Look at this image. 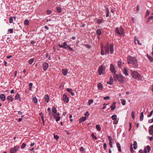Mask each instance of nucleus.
<instances>
[{"label":"nucleus","mask_w":153,"mask_h":153,"mask_svg":"<svg viewBox=\"0 0 153 153\" xmlns=\"http://www.w3.org/2000/svg\"><path fill=\"white\" fill-rule=\"evenodd\" d=\"M113 77L115 80H118L120 83L123 84L126 82V78L121 74H114Z\"/></svg>","instance_id":"f257e3e1"},{"label":"nucleus","mask_w":153,"mask_h":153,"mask_svg":"<svg viewBox=\"0 0 153 153\" xmlns=\"http://www.w3.org/2000/svg\"><path fill=\"white\" fill-rule=\"evenodd\" d=\"M127 60L128 64H131L135 68L138 66L137 60L135 57L129 56L127 58Z\"/></svg>","instance_id":"f03ea898"},{"label":"nucleus","mask_w":153,"mask_h":153,"mask_svg":"<svg viewBox=\"0 0 153 153\" xmlns=\"http://www.w3.org/2000/svg\"><path fill=\"white\" fill-rule=\"evenodd\" d=\"M105 55L109 54V51L111 54L114 53V46L113 44H110L109 45H107V47H105Z\"/></svg>","instance_id":"7ed1b4c3"},{"label":"nucleus","mask_w":153,"mask_h":153,"mask_svg":"<svg viewBox=\"0 0 153 153\" xmlns=\"http://www.w3.org/2000/svg\"><path fill=\"white\" fill-rule=\"evenodd\" d=\"M115 33L117 35H119L120 36H124L125 35L124 29L121 27L119 28L117 27L115 28Z\"/></svg>","instance_id":"20e7f679"},{"label":"nucleus","mask_w":153,"mask_h":153,"mask_svg":"<svg viewBox=\"0 0 153 153\" xmlns=\"http://www.w3.org/2000/svg\"><path fill=\"white\" fill-rule=\"evenodd\" d=\"M131 72L132 76L133 78L136 79H141L142 77L136 71H133L132 70H131Z\"/></svg>","instance_id":"39448f33"},{"label":"nucleus","mask_w":153,"mask_h":153,"mask_svg":"<svg viewBox=\"0 0 153 153\" xmlns=\"http://www.w3.org/2000/svg\"><path fill=\"white\" fill-rule=\"evenodd\" d=\"M60 48H62L64 49L67 48V42H65L62 43L61 44L59 43L58 45Z\"/></svg>","instance_id":"423d86ee"},{"label":"nucleus","mask_w":153,"mask_h":153,"mask_svg":"<svg viewBox=\"0 0 153 153\" xmlns=\"http://www.w3.org/2000/svg\"><path fill=\"white\" fill-rule=\"evenodd\" d=\"M19 146H16L13 148H11L10 150L11 153H16L18 151Z\"/></svg>","instance_id":"0eeeda50"},{"label":"nucleus","mask_w":153,"mask_h":153,"mask_svg":"<svg viewBox=\"0 0 153 153\" xmlns=\"http://www.w3.org/2000/svg\"><path fill=\"white\" fill-rule=\"evenodd\" d=\"M105 70L104 67L103 65L100 66L98 69V74L101 75L103 73V71Z\"/></svg>","instance_id":"6e6552de"},{"label":"nucleus","mask_w":153,"mask_h":153,"mask_svg":"<svg viewBox=\"0 0 153 153\" xmlns=\"http://www.w3.org/2000/svg\"><path fill=\"white\" fill-rule=\"evenodd\" d=\"M63 100L66 103H68L69 101V99L67 96L65 94H63Z\"/></svg>","instance_id":"1a4fd4ad"},{"label":"nucleus","mask_w":153,"mask_h":153,"mask_svg":"<svg viewBox=\"0 0 153 153\" xmlns=\"http://www.w3.org/2000/svg\"><path fill=\"white\" fill-rule=\"evenodd\" d=\"M49 67V64L47 62H44L42 64L43 70L46 71Z\"/></svg>","instance_id":"9d476101"},{"label":"nucleus","mask_w":153,"mask_h":153,"mask_svg":"<svg viewBox=\"0 0 153 153\" xmlns=\"http://www.w3.org/2000/svg\"><path fill=\"white\" fill-rule=\"evenodd\" d=\"M123 72V74L126 76H128L129 75V73L128 71V69L127 68H124Z\"/></svg>","instance_id":"9b49d317"},{"label":"nucleus","mask_w":153,"mask_h":153,"mask_svg":"<svg viewBox=\"0 0 153 153\" xmlns=\"http://www.w3.org/2000/svg\"><path fill=\"white\" fill-rule=\"evenodd\" d=\"M110 69L111 71L114 74H116L115 73L116 71L114 67L112 64H111L110 65Z\"/></svg>","instance_id":"f8f14e48"},{"label":"nucleus","mask_w":153,"mask_h":153,"mask_svg":"<svg viewBox=\"0 0 153 153\" xmlns=\"http://www.w3.org/2000/svg\"><path fill=\"white\" fill-rule=\"evenodd\" d=\"M7 101H8V103L10 102H12L13 100V99L12 95L8 96L7 98Z\"/></svg>","instance_id":"ddd939ff"},{"label":"nucleus","mask_w":153,"mask_h":153,"mask_svg":"<svg viewBox=\"0 0 153 153\" xmlns=\"http://www.w3.org/2000/svg\"><path fill=\"white\" fill-rule=\"evenodd\" d=\"M87 119L86 117H81L79 119V123H82L85 121Z\"/></svg>","instance_id":"4468645a"},{"label":"nucleus","mask_w":153,"mask_h":153,"mask_svg":"<svg viewBox=\"0 0 153 153\" xmlns=\"http://www.w3.org/2000/svg\"><path fill=\"white\" fill-rule=\"evenodd\" d=\"M44 99L46 102H48L50 100V97L48 94L45 95L44 97Z\"/></svg>","instance_id":"2eb2a0df"},{"label":"nucleus","mask_w":153,"mask_h":153,"mask_svg":"<svg viewBox=\"0 0 153 153\" xmlns=\"http://www.w3.org/2000/svg\"><path fill=\"white\" fill-rule=\"evenodd\" d=\"M15 99L16 100H19L20 101H21V99L20 96V94L18 93H17L15 96Z\"/></svg>","instance_id":"dca6fc26"},{"label":"nucleus","mask_w":153,"mask_h":153,"mask_svg":"<svg viewBox=\"0 0 153 153\" xmlns=\"http://www.w3.org/2000/svg\"><path fill=\"white\" fill-rule=\"evenodd\" d=\"M67 91L70 93L72 96H74L75 95L74 93L73 92V90L72 89L67 88Z\"/></svg>","instance_id":"f3484780"},{"label":"nucleus","mask_w":153,"mask_h":153,"mask_svg":"<svg viewBox=\"0 0 153 153\" xmlns=\"http://www.w3.org/2000/svg\"><path fill=\"white\" fill-rule=\"evenodd\" d=\"M116 102H113L112 104L110 106V107L112 111H113L116 108L115 104Z\"/></svg>","instance_id":"a211bd4d"},{"label":"nucleus","mask_w":153,"mask_h":153,"mask_svg":"<svg viewBox=\"0 0 153 153\" xmlns=\"http://www.w3.org/2000/svg\"><path fill=\"white\" fill-rule=\"evenodd\" d=\"M68 72V71L67 69H62V73L65 76L67 75Z\"/></svg>","instance_id":"6ab92c4d"},{"label":"nucleus","mask_w":153,"mask_h":153,"mask_svg":"<svg viewBox=\"0 0 153 153\" xmlns=\"http://www.w3.org/2000/svg\"><path fill=\"white\" fill-rule=\"evenodd\" d=\"M0 98L2 101H4L5 100V97L3 94H1L0 95Z\"/></svg>","instance_id":"aec40b11"},{"label":"nucleus","mask_w":153,"mask_h":153,"mask_svg":"<svg viewBox=\"0 0 153 153\" xmlns=\"http://www.w3.org/2000/svg\"><path fill=\"white\" fill-rule=\"evenodd\" d=\"M147 56L148 59L151 62H153V58L150 55H149L148 54H147Z\"/></svg>","instance_id":"412c9836"},{"label":"nucleus","mask_w":153,"mask_h":153,"mask_svg":"<svg viewBox=\"0 0 153 153\" xmlns=\"http://www.w3.org/2000/svg\"><path fill=\"white\" fill-rule=\"evenodd\" d=\"M97 87L99 90H101L103 88L102 84L101 83H99L97 85Z\"/></svg>","instance_id":"4be33fe9"},{"label":"nucleus","mask_w":153,"mask_h":153,"mask_svg":"<svg viewBox=\"0 0 153 153\" xmlns=\"http://www.w3.org/2000/svg\"><path fill=\"white\" fill-rule=\"evenodd\" d=\"M144 117L143 112H141V114L140 117V121H142L143 120Z\"/></svg>","instance_id":"5701e85b"},{"label":"nucleus","mask_w":153,"mask_h":153,"mask_svg":"<svg viewBox=\"0 0 153 153\" xmlns=\"http://www.w3.org/2000/svg\"><path fill=\"white\" fill-rule=\"evenodd\" d=\"M116 145H117V147L118 148V151L119 152H121V146H120V143H117L116 144Z\"/></svg>","instance_id":"b1692460"},{"label":"nucleus","mask_w":153,"mask_h":153,"mask_svg":"<svg viewBox=\"0 0 153 153\" xmlns=\"http://www.w3.org/2000/svg\"><path fill=\"white\" fill-rule=\"evenodd\" d=\"M96 33L98 35H100L101 33V30L100 29H97V30H96Z\"/></svg>","instance_id":"393cba45"},{"label":"nucleus","mask_w":153,"mask_h":153,"mask_svg":"<svg viewBox=\"0 0 153 153\" xmlns=\"http://www.w3.org/2000/svg\"><path fill=\"white\" fill-rule=\"evenodd\" d=\"M52 111L53 114H56L57 113V110L55 107H54L52 108Z\"/></svg>","instance_id":"a878e982"},{"label":"nucleus","mask_w":153,"mask_h":153,"mask_svg":"<svg viewBox=\"0 0 153 153\" xmlns=\"http://www.w3.org/2000/svg\"><path fill=\"white\" fill-rule=\"evenodd\" d=\"M33 101L34 103L36 104L38 102L37 99L36 97H35L33 98Z\"/></svg>","instance_id":"bb28decb"},{"label":"nucleus","mask_w":153,"mask_h":153,"mask_svg":"<svg viewBox=\"0 0 153 153\" xmlns=\"http://www.w3.org/2000/svg\"><path fill=\"white\" fill-rule=\"evenodd\" d=\"M111 118L113 120L115 121L117 120V116L116 115H113L111 116Z\"/></svg>","instance_id":"cd10ccee"},{"label":"nucleus","mask_w":153,"mask_h":153,"mask_svg":"<svg viewBox=\"0 0 153 153\" xmlns=\"http://www.w3.org/2000/svg\"><path fill=\"white\" fill-rule=\"evenodd\" d=\"M137 142L136 141H135L134 142V144H133V145H134V147H133V148L134 149H137Z\"/></svg>","instance_id":"c85d7f7f"},{"label":"nucleus","mask_w":153,"mask_h":153,"mask_svg":"<svg viewBox=\"0 0 153 153\" xmlns=\"http://www.w3.org/2000/svg\"><path fill=\"white\" fill-rule=\"evenodd\" d=\"M96 128L98 131H100L101 128L99 125H97L96 126Z\"/></svg>","instance_id":"c756f323"},{"label":"nucleus","mask_w":153,"mask_h":153,"mask_svg":"<svg viewBox=\"0 0 153 153\" xmlns=\"http://www.w3.org/2000/svg\"><path fill=\"white\" fill-rule=\"evenodd\" d=\"M34 60V58H31V59H30L29 62V64L30 65H31V64H32L33 63V62Z\"/></svg>","instance_id":"7c9ffc66"},{"label":"nucleus","mask_w":153,"mask_h":153,"mask_svg":"<svg viewBox=\"0 0 153 153\" xmlns=\"http://www.w3.org/2000/svg\"><path fill=\"white\" fill-rule=\"evenodd\" d=\"M122 105H126V101L124 99H122L120 100Z\"/></svg>","instance_id":"2f4dec72"},{"label":"nucleus","mask_w":153,"mask_h":153,"mask_svg":"<svg viewBox=\"0 0 153 153\" xmlns=\"http://www.w3.org/2000/svg\"><path fill=\"white\" fill-rule=\"evenodd\" d=\"M101 54L102 56L105 54V53L104 51L103 50V46H102L101 47Z\"/></svg>","instance_id":"473e14b6"},{"label":"nucleus","mask_w":153,"mask_h":153,"mask_svg":"<svg viewBox=\"0 0 153 153\" xmlns=\"http://www.w3.org/2000/svg\"><path fill=\"white\" fill-rule=\"evenodd\" d=\"M149 132L151 135H153V129L149 128Z\"/></svg>","instance_id":"72a5a7b5"},{"label":"nucleus","mask_w":153,"mask_h":153,"mask_svg":"<svg viewBox=\"0 0 153 153\" xmlns=\"http://www.w3.org/2000/svg\"><path fill=\"white\" fill-rule=\"evenodd\" d=\"M103 19H97V23L98 24H100L101 23H102L103 22Z\"/></svg>","instance_id":"f704fd0d"},{"label":"nucleus","mask_w":153,"mask_h":153,"mask_svg":"<svg viewBox=\"0 0 153 153\" xmlns=\"http://www.w3.org/2000/svg\"><path fill=\"white\" fill-rule=\"evenodd\" d=\"M67 48H68L70 50L73 52H74V50L72 48H71L69 45H67Z\"/></svg>","instance_id":"c9c22d12"},{"label":"nucleus","mask_w":153,"mask_h":153,"mask_svg":"<svg viewBox=\"0 0 153 153\" xmlns=\"http://www.w3.org/2000/svg\"><path fill=\"white\" fill-rule=\"evenodd\" d=\"M153 16H149V17L148 20L146 22H148L151 20H153Z\"/></svg>","instance_id":"e433bc0d"},{"label":"nucleus","mask_w":153,"mask_h":153,"mask_svg":"<svg viewBox=\"0 0 153 153\" xmlns=\"http://www.w3.org/2000/svg\"><path fill=\"white\" fill-rule=\"evenodd\" d=\"M24 24L26 25H28L29 24V21L27 19H26L24 21Z\"/></svg>","instance_id":"4c0bfd02"},{"label":"nucleus","mask_w":153,"mask_h":153,"mask_svg":"<svg viewBox=\"0 0 153 153\" xmlns=\"http://www.w3.org/2000/svg\"><path fill=\"white\" fill-rule=\"evenodd\" d=\"M91 136L92 137V138L93 139H94L95 140H97V138L96 136H95L94 134V133H92L91 134Z\"/></svg>","instance_id":"58836bf2"},{"label":"nucleus","mask_w":153,"mask_h":153,"mask_svg":"<svg viewBox=\"0 0 153 153\" xmlns=\"http://www.w3.org/2000/svg\"><path fill=\"white\" fill-rule=\"evenodd\" d=\"M122 65L121 61V60H120L118 61L117 62V65L119 67H121Z\"/></svg>","instance_id":"ea45409f"},{"label":"nucleus","mask_w":153,"mask_h":153,"mask_svg":"<svg viewBox=\"0 0 153 153\" xmlns=\"http://www.w3.org/2000/svg\"><path fill=\"white\" fill-rule=\"evenodd\" d=\"M113 82V80H110L109 81H108V82H107V83L108 84L111 85L112 84Z\"/></svg>","instance_id":"a19ab883"},{"label":"nucleus","mask_w":153,"mask_h":153,"mask_svg":"<svg viewBox=\"0 0 153 153\" xmlns=\"http://www.w3.org/2000/svg\"><path fill=\"white\" fill-rule=\"evenodd\" d=\"M93 102V100L92 99L88 100V105H90Z\"/></svg>","instance_id":"79ce46f5"},{"label":"nucleus","mask_w":153,"mask_h":153,"mask_svg":"<svg viewBox=\"0 0 153 153\" xmlns=\"http://www.w3.org/2000/svg\"><path fill=\"white\" fill-rule=\"evenodd\" d=\"M145 149H146L147 151H148V152H149L150 150V147L149 146H147Z\"/></svg>","instance_id":"37998d69"},{"label":"nucleus","mask_w":153,"mask_h":153,"mask_svg":"<svg viewBox=\"0 0 153 153\" xmlns=\"http://www.w3.org/2000/svg\"><path fill=\"white\" fill-rule=\"evenodd\" d=\"M130 151L131 153H133L134 152V151L132 148V144L131 143L130 144Z\"/></svg>","instance_id":"c03bdc74"},{"label":"nucleus","mask_w":153,"mask_h":153,"mask_svg":"<svg viewBox=\"0 0 153 153\" xmlns=\"http://www.w3.org/2000/svg\"><path fill=\"white\" fill-rule=\"evenodd\" d=\"M56 10L59 13H60L62 11V9L60 7H57Z\"/></svg>","instance_id":"a18cd8bd"},{"label":"nucleus","mask_w":153,"mask_h":153,"mask_svg":"<svg viewBox=\"0 0 153 153\" xmlns=\"http://www.w3.org/2000/svg\"><path fill=\"white\" fill-rule=\"evenodd\" d=\"M54 138L56 140H58L59 138V136L57 135H54Z\"/></svg>","instance_id":"49530a36"},{"label":"nucleus","mask_w":153,"mask_h":153,"mask_svg":"<svg viewBox=\"0 0 153 153\" xmlns=\"http://www.w3.org/2000/svg\"><path fill=\"white\" fill-rule=\"evenodd\" d=\"M26 146V144L25 143H23L21 147V148L22 149H24Z\"/></svg>","instance_id":"de8ad7c7"},{"label":"nucleus","mask_w":153,"mask_h":153,"mask_svg":"<svg viewBox=\"0 0 153 153\" xmlns=\"http://www.w3.org/2000/svg\"><path fill=\"white\" fill-rule=\"evenodd\" d=\"M9 22L10 23H12L13 22V18L12 17H10L9 19Z\"/></svg>","instance_id":"09e8293b"},{"label":"nucleus","mask_w":153,"mask_h":153,"mask_svg":"<svg viewBox=\"0 0 153 153\" xmlns=\"http://www.w3.org/2000/svg\"><path fill=\"white\" fill-rule=\"evenodd\" d=\"M85 117H88L89 116V113L88 112V111H87L86 112V113L85 114Z\"/></svg>","instance_id":"8fccbe9b"},{"label":"nucleus","mask_w":153,"mask_h":153,"mask_svg":"<svg viewBox=\"0 0 153 153\" xmlns=\"http://www.w3.org/2000/svg\"><path fill=\"white\" fill-rule=\"evenodd\" d=\"M153 113V110L151 111L150 114L148 115V117H151L152 114Z\"/></svg>","instance_id":"3c124183"},{"label":"nucleus","mask_w":153,"mask_h":153,"mask_svg":"<svg viewBox=\"0 0 153 153\" xmlns=\"http://www.w3.org/2000/svg\"><path fill=\"white\" fill-rule=\"evenodd\" d=\"M108 139L109 140V142H112V138L110 136H108Z\"/></svg>","instance_id":"603ef678"},{"label":"nucleus","mask_w":153,"mask_h":153,"mask_svg":"<svg viewBox=\"0 0 153 153\" xmlns=\"http://www.w3.org/2000/svg\"><path fill=\"white\" fill-rule=\"evenodd\" d=\"M107 147V144L106 143H104L103 144V148L104 150H106Z\"/></svg>","instance_id":"864d4df0"},{"label":"nucleus","mask_w":153,"mask_h":153,"mask_svg":"<svg viewBox=\"0 0 153 153\" xmlns=\"http://www.w3.org/2000/svg\"><path fill=\"white\" fill-rule=\"evenodd\" d=\"M110 99V97L109 96H107L103 97V99L104 100H108Z\"/></svg>","instance_id":"5fc2aeb1"},{"label":"nucleus","mask_w":153,"mask_h":153,"mask_svg":"<svg viewBox=\"0 0 153 153\" xmlns=\"http://www.w3.org/2000/svg\"><path fill=\"white\" fill-rule=\"evenodd\" d=\"M8 31L10 33H13V29H9L8 30Z\"/></svg>","instance_id":"6e6d98bb"},{"label":"nucleus","mask_w":153,"mask_h":153,"mask_svg":"<svg viewBox=\"0 0 153 153\" xmlns=\"http://www.w3.org/2000/svg\"><path fill=\"white\" fill-rule=\"evenodd\" d=\"M55 119H56V122H58L60 120V117H56V118H55Z\"/></svg>","instance_id":"4d7b16f0"},{"label":"nucleus","mask_w":153,"mask_h":153,"mask_svg":"<svg viewBox=\"0 0 153 153\" xmlns=\"http://www.w3.org/2000/svg\"><path fill=\"white\" fill-rule=\"evenodd\" d=\"M84 45L85 47H86L87 48L89 49L90 48H91L90 45H89L86 44H85Z\"/></svg>","instance_id":"13d9d810"},{"label":"nucleus","mask_w":153,"mask_h":153,"mask_svg":"<svg viewBox=\"0 0 153 153\" xmlns=\"http://www.w3.org/2000/svg\"><path fill=\"white\" fill-rule=\"evenodd\" d=\"M132 117L133 119H134V111H132L131 113Z\"/></svg>","instance_id":"bf43d9fd"},{"label":"nucleus","mask_w":153,"mask_h":153,"mask_svg":"<svg viewBox=\"0 0 153 153\" xmlns=\"http://www.w3.org/2000/svg\"><path fill=\"white\" fill-rule=\"evenodd\" d=\"M52 13L51 11V10H48L47 11V13L48 14H51Z\"/></svg>","instance_id":"052dcab7"},{"label":"nucleus","mask_w":153,"mask_h":153,"mask_svg":"<svg viewBox=\"0 0 153 153\" xmlns=\"http://www.w3.org/2000/svg\"><path fill=\"white\" fill-rule=\"evenodd\" d=\"M84 149L82 147V146L80 148V151L83 152L84 151Z\"/></svg>","instance_id":"680f3d73"},{"label":"nucleus","mask_w":153,"mask_h":153,"mask_svg":"<svg viewBox=\"0 0 153 153\" xmlns=\"http://www.w3.org/2000/svg\"><path fill=\"white\" fill-rule=\"evenodd\" d=\"M53 116L54 118L55 119L56 118V117H58V116H57V115H56V114H53Z\"/></svg>","instance_id":"e2e57ef3"},{"label":"nucleus","mask_w":153,"mask_h":153,"mask_svg":"<svg viewBox=\"0 0 153 153\" xmlns=\"http://www.w3.org/2000/svg\"><path fill=\"white\" fill-rule=\"evenodd\" d=\"M147 138L148 139V138H149V140L150 141L152 140L153 139V137H147Z\"/></svg>","instance_id":"0e129e2a"},{"label":"nucleus","mask_w":153,"mask_h":153,"mask_svg":"<svg viewBox=\"0 0 153 153\" xmlns=\"http://www.w3.org/2000/svg\"><path fill=\"white\" fill-rule=\"evenodd\" d=\"M106 11L107 13H109V10L108 8L107 7L106 8Z\"/></svg>","instance_id":"69168bd1"},{"label":"nucleus","mask_w":153,"mask_h":153,"mask_svg":"<svg viewBox=\"0 0 153 153\" xmlns=\"http://www.w3.org/2000/svg\"><path fill=\"white\" fill-rule=\"evenodd\" d=\"M39 115L41 117H44L43 113L42 112L40 113Z\"/></svg>","instance_id":"338daca9"},{"label":"nucleus","mask_w":153,"mask_h":153,"mask_svg":"<svg viewBox=\"0 0 153 153\" xmlns=\"http://www.w3.org/2000/svg\"><path fill=\"white\" fill-rule=\"evenodd\" d=\"M33 86V83H30L29 84V86L30 88H31Z\"/></svg>","instance_id":"774afa93"}]
</instances>
